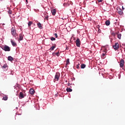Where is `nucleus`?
<instances>
[{
    "mask_svg": "<svg viewBox=\"0 0 125 125\" xmlns=\"http://www.w3.org/2000/svg\"><path fill=\"white\" fill-rule=\"evenodd\" d=\"M70 64V60L67 59L66 60V65H69Z\"/></svg>",
    "mask_w": 125,
    "mask_h": 125,
    "instance_id": "obj_24",
    "label": "nucleus"
},
{
    "mask_svg": "<svg viewBox=\"0 0 125 125\" xmlns=\"http://www.w3.org/2000/svg\"><path fill=\"white\" fill-rule=\"evenodd\" d=\"M124 65H125V61L123 59H121L120 61V66L121 67V68H123Z\"/></svg>",
    "mask_w": 125,
    "mask_h": 125,
    "instance_id": "obj_7",
    "label": "nucleus"
},
{
    "mask_svg": "<svg viewBox=\"0 0 125 125\" xmlns=\"http://www.w3.org/2000/svg\"><path fill=\"white\" fill-rule=\"evenodd\" d=\"M113 48L115 50H117L119 48V43L118 42L115 43L113 46Z\"/></svg>",
    "mask_w": 125,
    "mask_h": 125,
    "instance_id": "obj_6",
    "label": "nucleus"
},
{
    "mask_svg": "<svg viewBox=\"0 0 125 125\" xmlns=\"http://www.w3.org/2000/svg\"><path fill=\"white\" fill-rule=\"evenodd\" d=\"M32 24H33V22L32 21H29L28 23V25L29 26V27H30V26H31V25H32Z\"/></svg>",
    "mask_w": 125,
    "mask_h": 125,
    "instance_id": "obj_25",
    "label": "nucleus"
},
{
    "mask_svg": "<svg viewBox=\"0 0 125 125\" xmlns=\"http://www.w3.org/2000/svg\"><path fill=\"white\" fill-rule=\"evenodd\" d=\"M55 47H56V46H53L51 47L50 48V50H51V51H52L53 50H54V49L55 48Z\"/></svg>",
    "mask_w": 125,
    "mask_h": 125,
    "instance_id": "obj_21",
    "label": "nucleus"
},
{
    "mask_svg": "<svg viewBox=\"0 0 125 125\" xmlns=\"http://www.w3.org/2000/svg\"><path fill=\"white\" fill-rule=\"evenodd\" d=\"M8 60L9 61H13V58L11 56L8 57Z\"/></svg>",
    "mask_w": 125,
    "mask_h": 125,
    "instance_id": "obj_17",
    "label": "nucleus"
},
{
    "mask_svg": "<svg viewBox=\"0 0 125 125\" xmlns=\"http://www.w3.org/2000/svg\"><path fill=\"white\" fill-rule=\"evenodd\" d=\"M118 34V32H112L111 35L112 37H116V35Z\"/></svg>",
    "mask_w": 125,
    "mask_h": 125,
    "instance_id": "obj_19",
    "label": "nucleus"
},
{
    "mask_svg": "<svg viewBox=\"0 0 125 125\" xmlns=\"http://www.w3.org/2000/svg\"><path fill=\"white\" fill-rule=\"evenodd\" d=\"M55 54L58 57L60 56V54H59V52L56 53Z\"/></svg>",
    "mask_w": 125,
    "mask_h": 125,
    "instance_id": "obj_26",
    "label": "nucleus"
},
{
    "mask_svg": "<svg viewBox=\"0 0 125 125\" xmlns=\"http://www.w3.org/2000/svg\"><path fill=\"white\" fill-rule=\"evenodd\" d=\"M24 36V35L22 34H20L19 35V41H22L23 40V37Z\"/></svg>",
    "mask_w": 125,
    "mask_h": 125,
    "instance_id": "obj_10",
    "label": "nucleus"
},
{
    "mask_svg": "<svg viewBox=\"0 0 125 125\" xmlns=\"http://www.w3.org/2000/svg\"><path fill=\"white\" fill-rule=\"evenodd\" d=\"M105 24L106 26H109V25H110V21H106Z\"/></svg>",
    "mask_w": 125,
    "mask_h": 125,
    "instance_id": "obj_20",
    "label": "nucleus"
},
{
    "mask_svg": "<svg viewBox=\"0 0 125 125\" xmlns=\"http://www.w3.org/2000/svg\"><path fill=\"white\" fill-rule=\"evenodd\" d=\"M9 14H11L12 13L11 11H9Z\"/></svg>",
    "mask_w": 125,
    "mask_h": 125,
    "instance_id": "obj_32",
    "label": "nucleus"
},
{
    "mask_svg": "<svg viewBox=\"0 0 125 125\" xmlns=\"http://www.w3.org/2000/svg\"><path fill=\"white\" fill-rule=\"evenodd\" d=\"M59 78H60V73H57L55 76V81H58L59 80Z\"/></svg>",
    "mask_w": 125,
    "mask_h": 125,
    "instance_id": "obj_3",
    "label": "nucleus"
},
{
    "mask_svg": "<svg viewBox=\"0 0 125 125\" xmlns=\"http://www.w3.org/2000/svg\"><path fill=\"white\" fill-rule=\"evenodd\" d=\"M11 42L13 46H16V45H17V44L16 43V42H15L13 41V40H11Z\"/></svg>",
    "mask_w": 125,
    "mask_h": 125,
    "instance_id": "obj_11",
    "label": "nucleus"
},
{
    "mask_svg": "<svg viewBox=\"0 0 125 125\" xmlns=\"http://www.w3.org/2000/svg\"><path fill=\"white\" fill-rule=\"evenodd\" d=\"M51 13H52V15H53V16L55 15L56 14V9H53L51 10Z\"/></svg>",
    "mask_w": 125,
    "mask_h": 125,
    "instance_id": "obj_9",
    "label": "nucleus"
},
{
    "mask_svg": "<svg viewBox=\"0 0 125 125\" xmlns=\"http://www.w3.org/2000/svg\"><path fill=\"white\" fill-rule=\"evenodd\" d=\"M123 9L124 10V7H123Z\"/></svg>",
    "mask_w": 125,
    "mask_h": 125,
    "instance_id": "obj_36",
    "label": "nucleus"
},
{
    "mask_svg": "<svg viewBox=\"0 0 125 125\" xmlns=\"http://www.w3.org/2000/svg\"><path fill=\"white\" fill-rule=\"evenodd\" d=\"M77 65H78V66H79V65H80V63H78V64H77Z\"/></svg>",
    "mask_w": 125,
    "mask_h": 125,
    "instance_id": "obj_35",
    "label": "nucleus"
},
{
    "mask_svg": "<svg viewBox=\"0 0 125 125\" xmlns=\"http://www.w3.org/2000/svg\"><path fill=\"white\" fill-rule=\"evenodd\" d=\"M76 68L79 69V68H80V66H79V65H77Z\"/></svg>",
    "mask_w": 125,
    "mask_h": 125,
    "instance_id": "obj_31",
    "label": "nucleus"
},
{
    "mask_svg": "<svg viewBox=\"0 0 125 125\" xmlns=\"http://www.w3.org/2000/svg\"><path fill=\"white\" fill-rule=\"evenodd\" d=\"M118 13L120 14V15H123L124 13L123 12V10L121 9H117Z\"/></svg>",
    "mask_w": 125,
    "mask_h": 125,
    "instance_id": "obj_8",
    "label": "nucleus"
},
{
    "mask_svg": "<svg viewBox=\"0 0 125 125\" xmlns=\"http://www.w3.org/2000/svg\"><path fill=\"white\" fill-rule=\"evenodd\" d=\"M102 0H98V1L99 2H102Z\"/></svg>",
    "mask_w": 125,
    "mask_h": 125,
    "instance_id": "obj_30",
    "label": "nucleus"
},
{
    "mask_svg": "<svg viewBox=\"0 0 125 125\" xmlns=\"http://www.w3.org/2000/svg\"><path fill=\"white\" fill-rule=\"evenodd\" d=\"M85 64H81V69H84V68L85 67Z\"/></svg>",
    "mask_w": 125,
    "mask_h": 125,
    "instance_id": "obj_22",
    "label": "nucleus"
},
{
    "mask_svg": "<svg viewBox=\"0 0 125 125\" xmlns=\"http://www.w3.org/2000/svg\"><path fill=\"white\" fill-rule=\"evenodd\" d=\"M44 17L45 18V19H46V20L48 21V15H47V13H45L44 15Z\"/></svg>",
    "mask_w": 125,
    "mask_h": 125,
    "instance_id": "obj_13",
    "label": "nucleus"
},
{
    "mask_svg": "<svg viewBox=\"0 0 125 125\" xmlns=\"http://www.w3.org/2000/svg\"><path fill=\"white\" fill-rule=\"evenodd\" d=\"M65 83H68V81L65 80Z\"/></svg>",
    "mask_w": 125,
    "mask_h": 125,
    "instance_id": "obj_34",
    "label": "nucleus"
},
{
    "mask_svg": "<svg viewBox=\"0 0 125 125\" xmlns=\"http://www.w3.org/2000/svg\"><path fill=\"white\" fill-rule=\"evenodd\" d=\"M56 39L54 37H51V41H55Z\"/></svg>",
    "mask_w": 125,
    "mask_h": 125,
    "instance_id": "obj_27",
    "label": "nucleus"
},
{
    "mask_svg": "<svg viewBox=\"0 0 125 125\" xmlns=\"http://www.w3.org/2000/svg\"><path fill=\"white\" fill-rule=\"evenodd\" d=\"M6 67H7V66H6V64H4V65L2 66V68H3V69H5Z\"/></svg>",
    "mask_w": 125,
    "mask_h": 125,
    "instance_id": "obj_28",
    "label": "nucleus"
},
{
    "mask_svg": "<svg viewBox=\"0 0 125 125\" xmlns=\"http://www.w3.org/2000/svg\"><path fill=\"white\" fill-rule=\"evenodd\" d=\"M66 91L67 92H72L73 90L71 88H66Z\"/></svg>",
    "mask_w": 125,
    "mask_h": 125,
    "instance_id": "obj_16",
    "label": "nucleus"
},
{
    "mask_svg": "<svg viewBox=\"0 0 125 125\" xmlns=\"http://www.w3.org/2000/svg\"><path fill=\"white\" fill-rule=\"evenodd\" d=\"M37 25H38V27L39 28V29H42V23L41 22H39L37 24Z\"/></svg>",
    "mask_w": 125,
    "mask_h": 125,
    "instance_id": "obj_14",
    "label": "nucleus"
},
{
    "mask_svg": "<svg viewBox=\"0 0 125 125\" xmlns=\"http://www.w3.org/2000/svg\"><path fill=\"white\" fill-rule=\"evenodd\" d=\"M29 93L30 94H34V93H35V90L33 88H31L29 90Z\"/></svg>",
    "mask_w": 125,
    "mask_h": 125,
    "instance_id": "obj_12",
    "label": "nucleus"
},
{
    "mask_svg": "<svg viewBox=\"0 0 125 125\" xmlns=\"http://www.w3.org/2000/svg\"><path fill=\"white\" fill-rule=\"evenodd\" d=\"M26 96V93L25 92H21L20 93V96L19 98L20 99H22V98H24V97Z\"/></svg>",
    "mask_w": 125,
    "mask_h": 125,
    "instance_id": "obj_1",
    "label": "nucleus"
},
{
    "mask_svg": "<svg viewBox=\"0 0 125 125\" xmlns=\"http://www.w3.org/2000/svg\"><path fill=\"white\" fill-rule=\"evenodd\" d=\"M54 35H55L56 38H58V35H57V33H55Z\"/></svg>",
    "mask_w": 125,
    "mask_h": 125,
    "instance_id": "obj_29",
    "label": "nucleus"
},
{
    "mask_svg": "<svg viewBox=\"0 0 125 125\" xmlns=\"http://www.w3.org/2000/svg\"><path fill=\"white\" fill-rule=\"evenodd\" d=\"M106 50H104V53L102 54V56L104 57V56L106 55Z\"/></svg>",
    "mask_w": 125,
    "mask_h": 125,
    "instance_id": "obj_23",
    "label": "nucleus"
},
{
    "mask_svg": "<svg viewBox=\"0 0 125 125\" xmlns=\"http://www.w3.org/2000/svg\"><path fill=\"white\" fill-rule=\"evenodd\" d=\"M11 34L12 36H15L16 35V29L13 27L11 29Z\"/></svg>",
    "mask_w": 125,
    "mask_h": 125,
    "instance_id": "obj_5",
    "label": "nucleus"
},
{
    "mask_svg": "<svg viewBox=\"0 0 125 125\" xmlns=\"http://www.w3.org/2000/svg\"><path fill=\"white\" fill-rule=\"evenodd\" d=\"M76 46H78V47H80L81 46V41L80 40V39L78 38L76 42Z\"/></svg>",
    "mask_w": 125,
    "mask_h": 125,
    "instance_id": "obj_4",
    "label": "nucleus"
},
{
    "mask_svg": "<svg viewBox=\"0 0 125 125\" xmlns=\"http://www.w3.org/2000/svg\"><path fill=\"white\" fill-rule=\"evenodd\" d=\"M7 99H8V97H7V96H5V95L2 98V100H4L5 101H6Z\"/></svg>",
    "mask_w": 125,
    "mask_h": 125,
    "instance_id": "obj_18",
    "label": "nucleus"
},
{
    "mask_svg": "<svg viewBox=\"0 0 125 125\" xmlns=\"http://www.w3.org/2000/svg\"><path fill=\"white\" fill-rule=\"evenodd\" d=\"M3 50L4 51H10V47L7 45H5L2 47Z\"/></svg>",
    "mask_w": 125,
    "mask_h": 125,
    "instance_id": "obj_2",
    "label": "nucleus"
},
{
    "mask_svg": "<svg viewBox=\"0 0 125 125\" xmlns=\"http://www.w3.org/2000/svg\"><path fill=\"white\" fill-rule=\"evenodd\" d=\"M117 37L119 40H121L122 38V34L121 33H117Z\"/></svg>",
    "mask_w": 125,
    "mask_h": 125,
    "instance_id": "obj_15",
    "label": "nucleus"
},
{
    "mask_svg": "<svg viewBox=\"0 0 125 125\" xmlns=\"http://www.w3.org/2000/svg\"><path fill=\"white\" fill-rule=\"evenodd\" d=\"M26 2H27V3H28V0H25Z\"/></svg>",
    "mask_w": 125,
    "mask_h": 125,
    "instance_id": "obj_33",
    "label": "nucleus"
}]
</instances>
